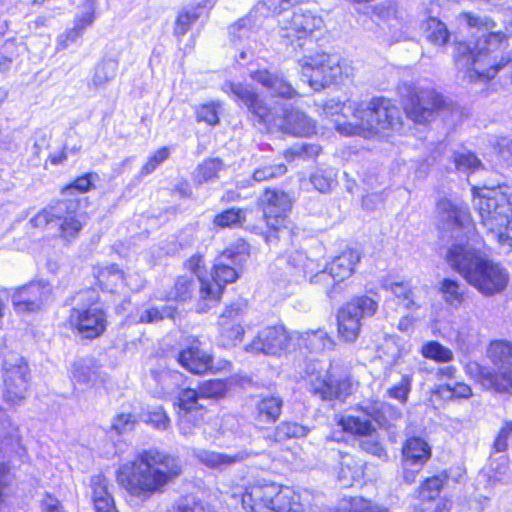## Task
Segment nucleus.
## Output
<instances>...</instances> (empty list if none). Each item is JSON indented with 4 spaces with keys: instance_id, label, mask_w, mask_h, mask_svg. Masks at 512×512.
Instances as JSON below:
<instances>
[{
    "instance_id": "nucleus-32",
    "label": "nucleus",
    "mask_w": 512,
    "mask_h": 512,
    "mask_svg": "<svg viewBox=\"0 0 512 512\" xmlns=\"http://www.w3.org/2000/svg\"><path fill=\"white\" fill-rule=\"evenodd\" d=\"M365 411L380 425L401 419L402 412L397 407L379 400L365 403Z\"/></svg>"
},
{
    "instance_id": "nucleus-2",
    "label": "nucleus",
    "mask_w": 512,
    "mask_h": 512,
    "mask_svg": "<svg viewBox=\"0 0 512 512\" xmlns=\"http://www.w3.org/2000/svg\"><path fill=\"white\" fill-rule=\"evenodd\" d=\"M448 264L483 296L502 293L509 283V273L500 263L486 258L467 241L453 244L447 251Z\"/></svg>"
},
{
    "instance_id": "nucleus-34",
    "label": "nucleus",
    "mask_w": 512,
    "mask_h": 512,
    "mask_svg": "<svg viewBox=\"0 0 512 512\" xmlns=\"http://www.w3.org/2000/svg\"><path fill=\"white\" fill-rule=\"evenodd\" d=\"M277 496L273 499V512H302L300 496L292 489L276 485Z\"/></svg>"
},
{
    "instance_id": "nucleus-3",
    "label": "nucleus",
    "mask_w": 512,
    "mask_h": 512,
    "mask_svg": "<svg viewBox=\"0 0 512 512\" xmlns=\"http://www.w3.org/2000/svg\"><path fill=\"white\" fill-rule=\"evenodd\" d=\"M506 36L501 33L481 34L473 47L461 42L455 47V65L469 82H487L493 79L510 61L499 56L505 47Z\"/></svg>"
},
{
    "instance_id": "nucleus-46",
    "label": "nucleus",
    "mask_w": 512,
    "mask_h": 512,
    "mask_svg": "<svg viewBox=\"0 0 512 512\" xmlns=\"http://www.w3.org/2000/svg\"><path fill=\"white\" fill-rule=\"evenodd\" d=\"M341 509L343 512H389L387 508L373 505L369 500L362 497L343 499Z\"/></svg>"
},
{
    "instance_id": "nucleus-22",
    "label": "nucleus",
    "mask_w": 512,
    "mask_h": 512,
    "mask_svg": "<svg viewBox=\"0 0 512 512\" xmlns=\"http://www.w3.org/2000/svg\"><path fill=\"white\" fill-rule=\"evenodd\" d=\"M51 289L48 284L30 283L19 288L13 295L12 301L18 312H33L41 308L48 299Z\"/></svg>"
},
{
    "instance_id": "nucleus-64",
    "label": "nucleus",
    "mask_w": 512,
    "mask_h": 512,
    "mask_svg": "<svg viewBox=\"0 0 512 512\" xmlns=\"http://www.w3.org/2000/svg\"><path fill=\"white\" fill-rule=\"evenodd\" d=\"M512 434V421H504L492 445L494 452H504L508 448V439Z\"/></svg>"
},
{
    "instance_id": "nucleus-13",
    "label": "nucleus",
    "mask_w": 512,
    "mask_h": 512,
    "mask_svg": "<svg viewBox=\"0 0 512 512\" xmlns=\"http://www.w3.org/2000/svg\"><path fill=\"white\" fill-rule=\"evenodd\" d=\"M308 389L321 400H343L350 393L348 379H336L327 370L317 369V364L307 366Z\"/></svg>"
},
{
    "instance_id": "nucleus-61",
    "label": "nucleus",
    "mask_w": 512,
    "mask_h": 512,
    "mask_svg": "<svg viewBox=\"0 0 512 512\" xmlns=\"http://www.w3.org/2000/svg\"><path fill=\"white\" fill-rule=\"evenodd\" d=\"M358 103L347 101L341 102L339 100L331 99L326 102L324 106V112L327 115H335L341 113L344 117H348L349 114L354 116V108L357 107Z\"/></svg>"
},
{
    "instance_id": "nucleus-5",
    "label": "nucleus",
    "mask_w": 512,
    "mask_h": 512,
    "mask_svg": "<svg viewBox=\"0 0 512 512\" xmlns=\"http://www.w3.org/2000/svg\"><path fill=\"white\" fill-rule=\"evenodd\" d=\"M355 123H337L336 129L344 135L369 137L381 130L393 129L399 124V110L390 100L377 97L361 102L354 108Z\"/></svg>"
},
{
    "instance_id": "nucleus-8",
    "label": "nucleus",
    "mask_w": 512,
    "mask_h": 512,
    "mask_svg": "<svg viewBox=\"0 0 512 512\" xmlns=\"http://www.w3.org/2000/svg\"><path fill=\"white\" fill-rule=\"evenodd\" d=\"M481 225L492 236L503 229L512 217V199L501 188H483L474 197Z\"/></svg>"
},
{
    "instance_id": "nucleus-4",
    "label": "nucleus",
    "mask_w": 512,
    "mask_h": 512,
    "mask_svg": "<svg viewBox=\"0 0 512 512\" xmlns=\"http://www.w3.org/2000/svg\"><path fill=\"white\" fill-rule=\"evenodd\" d=\"M222 91L234 101L246 106L261 124L279 128L284 133L297 137H308L315 133V122L304 112L270 108L249 85L225 82Z\"/></svg>"
},
{
    "instance_id": "nucleus-42",
    "label": "nucleus",
    "mask_w": 512,
    "mask_h": 512,
    "mask_svg": "<svg viewBox=\"0 0 512 512\" xmlns=\"http://www.w3.org/2000/svg\"><path fill=\"white\" fill-rule=\"evenodd\" d=\"M205 8V6L199 4L180 12L176 20L174 33L178 37L185 35L191 25L205 13Z\"/></svg>"
},
{
    "instance_id": "nucleus-21",
    "label": "nucleus",
    "mask_w": 512,
    "mask_h": 512,
    "mask_svg": "<svg viewBox=\"0 0 512 512\" xmlns=\"http://www.w3.org/2000/svg\"><path fill=\"white\" fill-rule=\"evenodd\" d=\"M277 496L276 484H256L232 495L240 499L246 512H273V499Z\"/></svg>"
},
{
    "instance_id": "nucleus-45",
    "label": "nucleus",
    "mask_w": 512,
    "mask_h": 512,
    "mask_svg": "<svg viewBox=\"0 0 512 512\" xmlns=\"http://www.w3.org/2000/svg\"><path fill=\"white\" fill-rule=\"evenodd\" d=\"M247 303L243 299H238L226 306L219 315L218 324H242L243 315L246 312Z\"/></svg>"
},
{
    "instance_id": "nucleus-18",
    "label": "nucleus",
    "mask_w": 512,
    "mask_h": 512,
    "mask_svg": "<svg viewBox=\"0 0 512 512\" xmlns=\"http://www.w3.org/2000/svg\"><path fill=\"white\" fill-rule=\"evenodd\" d=\"M283 326H270L259 331L258 335L246 346V351L254 354L263 353L276 355L282 350H287L293 345Z\"/></svg>"
},
{
    "instance_id": "nucleus-40",
    "label": "nucleus",
    "mask_w": 512,
    "mask_h": 512,
    "mask_svg": "<svg viewBox=\"0 0 512 512\" xmlns=\"http://www.w3.org/2000/svg\"><path fill=\"white\" fill-rule=\"evenodd\" d=\"M439 291L446 304L457 309L464 302V292L458 281L445 278L440 282Z\"/></svg>"
},
{
    "instance_id": "nucleus-19",
    "label": "nucleus",
    "mask_w": 512,
    "mask_h": 512,
    "mask_svg": "<svg viewBox=\"0 0 512 512\" xmlns=\"http://www.w3.org/2000/svg\"><path fill=\"white\" fill-rule=\"evenodd\" d=\"M359 260L360 256L357 251L346 250L335 257L325 270L313 275L310 278V282L313 284L324 283L326 285L333 282V286H335V284L344 281L353 274Z\"/></svg>"
},
{
    "instance_id": "nucleus-14",
    "label": "nucleus",
    "mask_w": 512,
    "mask_h": 512,
    "mask_svg": "<svg viewBox=\"0 0 512 512\" xmlns=\"http://www.w3.org/2000/svg\"><path fill=\"white\" fill-rule=\"evenodd\" d=\"M238 257L239 255L232 250H226L217 258L212 274L213 281H202V286H200L202 299L218 300L223 287L238 278L235 268Z\"/></svg>"
},
{
    "instance_id": "nucleus-6",
    "label": "nucleus",
    "mask_w": 512,
    "mask_h": 512,
    "mask_svg": "<svg viewBox=\"0 0 512 512\" xmlns=\"http://www.w3.org/2000/svg\"><path fill=\"white\" fill-rule=\"evenodd\" d=\"M487 355L497 371L470 362L465 366L469 376L484 389L496 392H510L512 390V343L505 340L492 341Z\"/></svg>"
},
{
    "instance_id": "nucleus-43",
    "label": "nucleus",
    "mask_w": 512,
    "mask_h": 512,
    "mask_svg": "<svg viewBox=\"0 0 512 512\" xmlns=\"http://www.w3.org/2000/svg\"><path fill=\"white\" fill-rule=\"evenodd\" d=\"M219 326V343L223 347L229 348L236 346L241 342L244 335V328L240 323L218 324Z\"/></svg>"
},
{
    "instance_id": "nucleus-7",
    "label": "nucleus",
    "mask_w": 512,
    "mask_h": 512,
    "mask_svg": "<svg viewBox=\"0 0 512 512\" xmlns=\"http://www.w3.org/2000/svg\"><path fill=\"white\" fill-rule=\"evenodd\" d=\"M86 217L79 211V200L62 199L39 211L29 223L35 228L54 230L65 243L74 241L83 226Z\"/></svg>"
},
{
    "instance_id": "nucleus-9",
    "label": "nucleus",
    "mask_w": 512,
    "mask_h": 512,
    "mask_svg": "<svg viewBox=\"0 0 512 512\" xmlns=\"http://www.w3.org/2000/svg\"><path fill=\"white\" fill-rule=\"evenodd\" d=\"M398 94L407 116L417 123L429 121L444 103L442 96L435 90L417 87L408 82L398 86Z\"/></svg>"
},
{
    "instance_id": "nucleus-25",
    "label": "nucleus",
    "mask_w": 512,
    "mask_h": 512,
    "mask_svg": "<svg viewBox=\"0 0 512 512\" xmlns=\"http://www.w3.org/2000/svg\"><path fill=\"white\" fill-rule=\"evenodd\" d=\"M290 339L293 345L300 349H306L311 353L330 351L334 348V341L324 329L307 330L305 332L294 331Z\"/></svg>"
},
{
    "instance_id": "nucleus-57",
    "label": "nucleus",
    "mask_w": 512,
    "mask_h": 512,
    "mask_svg": "<svg viewBox=\"0 0 512 512\" xmlns=\"http://www.w3.org/2000/svg\"><path fill=\"white\" fill-rule=\"evenodd\" d=\"M198 394L202 400L221 397L226 392V384L219 379H212L201 383Z\"/></svg>"
},
{
    "instance_id": "nucleus-56",
    "label": "nucleus",
    "mask_w": 512,
    "mask_h": 512,
    "mask_svg": "<svg viewBox=\"0 0 512 512\" xmlns=\"http://www.w3.org/2000/svg\"><path fill=\"white\" fill-rule=\"evenodd\" d=\"M176 309L172 306H163L161 309L150 307L140 313L139 321L141 323H155L164 318H173Z\"/></svg>"
},
{
    "instance_id": "nucleus-31",
    "label": "nucleus",
    "mask_w": 512,
    "mask_h": 512,
    "mask_svg": "<svg viewBox=\"0 0 512 512\" xmlns=\"http://www.w3.org/2000/svg\"><path fill=\"white\" fill-rule=\"evenodd\" d=\"M403 461L406 466L421 468L431 457V448L421 437H411L402 448Z\"/></svg>"
},
{
    "instance_id": "nucleus-33",
    "label": "nucleus",
    "mask_w": 512,
    "mask_h": 512,
    "mask_svg": "<svg viewBox=\"0 0 512 512\" xmlns=\"http://www.w3.org/2000/svg\"><path fill=\"white\" fill-rule=\"evenodd\" d=\"M283 400L279 396L266 395L256 404L257 419L262 422H275L281 414Z\"/></svg>"
},
{
    "instance_id": "nucleus-52",
    "label": "nucleus",
    "mask_w": 512,
    "mask_h": 512,
    "mask_svg": "<svg viewBox=\"0 0 512 512\" xmlns=\"http://www.w3.org/2000/svg\"><path fill=\"white\" fill-rule=\"evenodd\" d=\"M384 287L401 300L405 308H411L414 305L413 292L409 282H391L385 284Z\"/></svg>"
},
{
    "instance_id": "nucleus-49",
    "label": "nucleus",
    "mask_w": 512,
    "mask_h": 512,
    "mask_svg": "<svg viewBox=\"0 0 512 512\" xmlns=\"http://www.w3.org/2000/svg\"><path fill=\"white\" fill-rule=\"evenodd\" d=\"M222 162L219 159H208L200 164L195 173V180L199 183L210 181L217 177L221 169Z\"/></svg>"
},
{
    "instance_id": "nucleus-38",
    "label": "nucleus",
    "mask_w": 512,
    "mask_h": 512,
    "mask_svg": "<svg viewBox=\"0 0 512 512\" xmlns=\"http://www.w3.org/2000/svg\"><path fill=\"white\" fill-rule=\"evenodd\" d=\"M118 62L104 59L94 69L91 84L95 89H104L117 75Z\"/></svg>"
},
{
    "instance_id": "nucleus-24",
    "label": "nucleus",
    "mask_w": 512,
    "mask_h": 512,
    "mask_svg": "<svg viewBox=\"0 0 512 512\" xmlns=\"http://www.w3.org/2000/svg\"><path fill=\"white\" fill-rule=\"evenodd\" d=\"M326 53L316 54L314 56L305 57L300 61L301 74L305 81L308 82L311 88L319 91L328 86L324 78L328 74V62L324 57H330Z\"/></svg>"
},
{
    "instance_id": "nucleus-27",
    "label": "nucleus",
    "mask_w": 512,
    "mask_h": 512,
    "mask_svg": "<svg viewBox=\"0 0 512 512\" xmlns=\"http://www.w3.org/2000/svg\"><path fill=\"white\" fill-rule=\"evenodd\" d=\"M250 76L273 96L293 98L298 95L296 90L282 76L267 69L253 71Z\"/></svg>"
},
{
    "instance_id": "nucleus-55",
    "label": "nucleus",
    "mask_w": 512,
    "mask_h": 512,
    "mask_svg": "<svg viewBox=\"0 0 512 512\" xmlns=\"http://www.w3.org/2000/svg\"><path fill=\"white\" fill-rule=\"evenodd\" d=\"M437 393L445 399L452 398H469L472 395L470 386L465 383L457 382L454 385L443 384L439 385Z\"/></svg>"
},
{
    "instance_id": "nucleus-58",
    "label": "nucleus",
    "mask_w": 512,
    "mask_h": 512,
    "mask_svg": "<svg viewBox=\"0 0 512 512\" xmlns=\"http://www.w3.org/2000/svg\"><path fill=\"white\" fill-rule=\"evenodd\" d=\"M359 446L363 451L377 456L380 459L387 458V453L378 440V433L376 429L375 432H373L371 435H365L361 437Z\"/></svg>"
},
{
    "instance_id": "nucleus-15",
    "label": "nucleus",
    "mask_w": 512,
    "mask_h": 512,
    "mask_svg": "<svg viewBox=\"0 0 512 512\" xmlns=\"http://www.w3.org/2000/svg\"><path fill=\"white\" fill-rule=\"evenodd\" d=\"M266 224L280 235H289L286 225L287 213L291 209V199L287 193L276 189H266L260 197Z\"/></svg>"
},
{
    "instance_id": "nucleus-63",
    "label": "nucleus",
    "mask_w": 512,
    "mask_h": 512,
    "mask_svg": "<svg viewBox=\"0 0 512 512\" xmlns=\"http://www.w3.org/2000/svg\"><path fill=\"white\" fill-rule=\"evenodd\" d=\"M251 30L249 28V20L241 19L230 28L231 40L236 47L240 46L243 42L251 37Z\"/></svg>"
},
{
    "instance_id": "nucleus-51",
    "label": "nucleus",
    "mask_w": 512,
    "mask_h": 512,
    "mask_svg": "<svg viewBox=\"0 0 512 512\" xmlns=\"http://www.w3.org/2000/svg\"><path fill=\"white\" fill-rule=\"evenodd\" d=\"M221 105L219 102H211L198 106L196 108L197 122H205L208 125L215 126L219 123V109Z\"/></svg>"
},
{
    "instance_id": "nucleus-54",
    "label": "nucleus",
    "mask_w": 512,
    "mask_h": 512,
    "mask_svg": "<svg viewBox=\"0 0 512 512\" xmlns=\"http://www.w3.org/2000/svg\"><path fill=\"white\" fill-rule=\"evenodd\" d=\"M99 281L103 283L107 289L113 291L114 288H117L123 283L124 274L117 265L112 264L100 272Z\"/></svg>"
},
{
    "instance_id": "nucleus-62",
    "label": "nucleus",
    "mask_w": 512,
    "mask_h": 512,
    "mask_svg": "<svg viewBox=\"0 0 512 512\" xmlns=\"http://www.w3.org/2000/svg\"><path fill=\"white\" fill-rule=\"evenodd\" d=\"M454 163L456 169L463 172H474L481 167L480 160L471 152L457 154Z\"/></svg>"
},
{
    "instance_id": "nucleus-16",
    "label": "nucleus",
    "mask_w": 512,
    "mask_h": 512,
    "mask_svg": "<svg viewBox=\"0 0 512 512\" xmlns=\"http://www.w3.org/2000/svg\"><path fill=\"white\" fill-rule=\"evenodd\" d=\"M439 227L444 231H450L455 238L460 237V232L469 240L472 231L471 218L467 206L458 200L442 199L437 203Z\"/></svg>"
},
{
    "instance_id": "nucleus-36",
    "label": "nucleus",
    "mask_w": 512,
    "mask_h": 512,
    "mask_svg": "<svg viewBox=\"0 0 512 512\" xmlns=\"http://www.w3.org/2000/svg\"><path fill=\"white\" fill-rule=\"evenodd\" d=\"M421 29L426 39L435 46H444L450 37L446 25L435 17H429L425 20Z\"/></svg>"
},
{
    "instance_id": "nucleus-53",
    "label": "nucleus",
    "mask_w": 512,
    "mask_h": 512,
    "mask_svg": "<svg viewBox=\"0 0 512 512\" xmlns=\"http://www.w3.org/2000/svg\"><path fill=\"white\" fill-rule=\"evenodd\" d=\"M97 175L94 173H88L83 176L76 178L70 185H67L62 193L64 196H74L76 192L85 193L94 188V180Z\"/></svg>"
},
{
    "instance_id": "nucleus-35",
    "label": "nucleus",
    "mask_w": 512,
    "mask_h": 512,
    "mask_svg": "<svg viewBox=\"0 0 512 512\" xmlns=\"http://www.w3.org/2000/svg\"><path fill=\"white\" fill-rule=\"evenodd\" d=\"M197 282L198 281H196L192 274L179 276L176 279L174 286L169 292H167L165 299L181 302H185L188 299H191L194 291L197 288Z\"/></svg>"
},
{
    "instance_id": "nucleus-48",
    "label": "nucleus",
    "mask_w": 512,
    "mask_h": 512,
    "mask_svg": "<svg viewBox=\"0 0 512 512\" xmlns=\"http://www.w3.org/2000/svg\"><path fill=\"white\" fill-rule=\"evenodd\" d=\"M422 355L437 362H450L453 360V352L436 341L426 343L422 347Z\"/></svg>"
},
{
    "instance_id": "nucleus-59",
    "label": "nucleus",
    "mask_w": 512,
    "mask_h": 512,
    "mask_svg": "<svg viewBox=\"0 0 512 512\" xmlns=\"http://www.w3.org/2000/svg\"><path fill=\"white\" fill-rule=\"evenodd\" d=\"M91 497L92 501L98 500V498H110L112 494L109 490L108 479L102 475H94L90 480Z\"/></svg>"
},
{
    "instance_id": "nucleus-17",
    "label": "nucleus",
    "mask_w": 512,
    "mask_h": 512,
    "mask_svg": "<svg viewBox=\"0 0 512 512\" xmlns=\"http://www.w3.org/2000/svg\"><path fill=\"white\" fill-rule=\"evenodd\" d=\"M201 401L195 389L186 388L179 393L178 427L182 435H193L194 430L203 423L206 408Z\"/></svg>"
},
{
    "instance_id": "nucleus-11",
    "label": "nucleus",
    "mask_w": 512,
    "mask_h": 512,
    "mask_svg": "<svg viewBox=\"0 0 512 512\" xmlns=\"http://www.w3.org/2000/svg\"><path fill=\"white\" fill-rule=\"evenodd\" d=\"M280 35L296 48L303 47V40H306L315 31L321 30L324 26L323 19L311 11L299 9L292 13L291 17H283L279 20Z\"/></svg>"
},
{
    "instance_id": "nucleus-50",
    "label": "nucleus",
    "mask_w": 512,
    "mask_h": 512,
    "mask_svg": "<svg viewBox=\"0 0 512 512\" xmlns=\"http://www.w3.org/2000/svg\"><path fill=\"white\" fill-rule=\"evenodd\" d=\"M97 9V0H85L81 6V11L76 15L74 24L81 30L91 26L95 20V12Z\"/></svg>"
},
{
    "instance_id": "nucleus-44",
    "label": "nucleus",
    "mask_w": 512,
    "mask_h": 512,
    "mask_svg": "<svg viewBox=\"0 0 512 512\" xmlns=\"http://www.w3.org/2000/svg\"><path fill=\"white\" fill-rule=\"evenodd\" d=\"M287 173L284 163H265L254 169L252 179L256 182H264L282 177Z\"/></svg>"
},
{
    "instance_id": "nucleus-47",
    "label": "nucleus",
    "mask_w": 512,
    "mask_h": 512,
    "mask_svg": "<svg viewBox=\"0 0 512 512\" xmlns=\"http://www.w3.org/2000/svg\"><path fill=\"white\" fill-rule=\"evenodd\" d=\"M245 211L240 208L227 209L214 217L213 223L220 228H232L245 221Z\"/></svg>"
},
{
    "instance_id": "nucleus-37",
    "label": "nucleus",
    "mask_w": 512,
    "mask_h": 512,
    "mask_svg": "<svg viewBox=\"0 0 512 512\" xmlns=\"http://www.w3.org/2000/svg\"><path fill=\"white\" fill-rule=\"evenodd\" d=\"M328 62V74L325 76V82H328V86L331 84L343 83L346 79L352 76V67L346 60H341L336 55L330 57H324Z\"/></svg>"
},
{
    "instance_id": "nucleus-39",
    "label": "nucleus",
    "mask_w": 512,
    "mask_h": 512,
    "mask_svg": "<svg viewBox=\"0 0 512 512\" xmlns=\"http://www.w3.org/2000/svg\"><path fill=\"white\" fill-rule=\"evenodd\" d=\"M72 380L85 386H95L100 380V375L94 367L86 363L84 360H79L73 363L71 369Z\"/></svg>"
},
{
    "instance_id": "nucleus-12",
    "label": "nucleus",
    "mask_w": 512,
    "mask_h": 512,
    "mask_svg": "<svg viewBox=\"0 0 512 512\" xmlns=\"http://www.w3.org/2000/svg\"><path fill=\"white\" fill-rule=\"evenodd\" d=\"M3 398L10 405H18L26 398L29 383L28 364L15 356L3 364Z\"/></svg>"
},
{
    "instance_id": "nucleus-20",
    "label": "nucleus",
    "mask_w": 512,
    "mask_h": 512,
    "mask_svg": "<svg viewBox=\"0 0 512 512\" xmlns=\"http://www.w3.org/2000/svg\"><path fill=\"white\" fill-rule=\"evenodd\" d=\"M70 322L85 338H96L106 329V314L98 304L75 307L70 313Z\"/></svg>"
},
{
    "instance_id": "nucleus-30",
    "label": "nucleus",
    "mask_w": 512,
    "mask_h": 512,
    "mask_svg": "<svg viewBox=\"0 0 512 512\" xmlns=\"http://www.w3.org/2000/svg\"><path fill=\"white\" fill-rule=\"evenodd\" d=\"M178 362L183 368L194 374L205 373L212 365L211 356L194 344L179 353Z\"/></svg>"
},
{
    "instance_id": "nucleus-29",
    "label": "nucleus",
    "mask_w": 512,
    "mask_h": 512,
    "mask_svg": "<svg viewBox=\"0 0 512 512\" xmlns=\"http://www.w3.org/2000/svg\"><path fill=\"white\" fill-rule=\"evenodd\" d=\"M335 459L339 461L337 480L342 487H350L363 476L362 463L348 453L338 451Z\"/></svg>"
},
{
    "instance_id": "nucleus-41",
    "label": "nucleus",
    "mask_w": 512,
    "mask_h": 512,
    "mask_svg": "<svg viewBox=\"0 0 512 512\" xmlns=\"http://www.w3.org/2000/svg\"><path fill=\"white\" fill-rule=\"evenodd\" d=\"M309 428L295 422H282L267 437L275 442H282L290 438L304 437Z\"/></svg>"
},
{
    "instance_id": "nucleus-10",
    "label": "nucleus",
    "mask_w": 512,
    "mask_h": 512,
    "mask_svg": "<svg viewBox=\"0 0 512 512\" xmlns=\"http://www.w3.org/2000/svg\"><path fill=\"white\" fill-rule=\"evenodd\" d=\"M377 302L368 296L352 299L338 312V333L346 342H354L359 336L361 319L371 317L377 310Z\"/></svg>"
},
{
    "instance_id": "nucleus-23",
    "label": "nucleus",
    "mask_w": 512,
    "mask_h": 512,
    "mask_svg": "<svg viewBox=\"0 0 512 512\" xmlns=\"http://www.w3.org/2000/svg\"><path fill=\"white\" fill-rule=\"evenodd\" d=\"M254 455L255 453L246 449L234 453H222L205 449L193 450V456L201 464L219 471H224L236 464L242 463Z\"/></svg>"
},
{
    "instance_id": "nucleus-1",
    "label": "nucleus",
    "mask_w": 512,
    "mask_h": 512,
    "mask_svg": "<svg viewBox=\"0 0 512 512\" xmlns=\"http://www.w3.org/2000/svg\"><path fill=\"white\" fill-rule=\"evenodd\" d=\"M183 472L181 460L158 449L143 450L120 466L117 481L131 496L141 501L161 493Z\"/></svg>"
},
{
    "instance_id": "nucleus-28",
    "label": "nucleus",
    "mask_w": 512,
    "mask_h": 512,
    "mask_svg": "<svg viewBox=\"0 0 512 512\" xmlns=\"http://www.w3.org/2000/svg\"><path fill=\"white\" fill-rule=\"evenodd\" d=\"M365 404L359 407L356 414L343 415L338 420V425L343 431L352 435L363 437L375 432L376 427L372 423V417L365 411Z\"/></svg>"
},
{
    "instance_id": "nucleus-26",
    "label": "nucleus",
    "mask_w": 512,
    "mask_h": 512,
    "mask_svg": "<svg viewBox=\"0 0 512 512\" xmlns=\"http://www.w3.org/2000/svg\"><path fill=\"white\" fill-rule=\"evenodd\" d=\"M383 380L391 385L387 389V395L390 398L405 404L411 391V375L403 373L399 364L395 362L385 369Z\"/></svg>"
},
{
    "instance_id": "nucleus-60",
    "label": "nucleus",
    "mask_w": 512,
    "mask_h": 512,
    "mask_svg": "<svg viewBox=\"0 0 512 512\" xmlns=\"http://www.w3.org/2000/svg\"><path fill=\"white\" fill-rule=\"evenodd\" d=\"M443 486V480L439 476H433L425 480L419 488V497L422 500L435 499Z\"/></svg>"
}]
</instances>
